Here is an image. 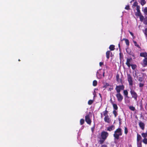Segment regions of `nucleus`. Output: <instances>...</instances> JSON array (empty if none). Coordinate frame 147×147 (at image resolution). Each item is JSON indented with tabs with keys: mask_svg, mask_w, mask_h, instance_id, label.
I'll return each mask as SVG.
<instances>
[{
	"mask_svg": "<svg viewBox=\"0 0 147 147\" xmlns=\"http://www.w3.org/2000/svg\"><path fill=\"white\" fill-rule=\"evenodd\" d=\"M124 132L125 134H127L128 132L127 129L126 127H125Z\"/></svg>",
	"mask_w": 147,
	"mask_h": 147,
	"instance_id": "obj_38",
	"label": "nucleus"
},
{
	"mask_svg": "<svg viewBox=\"0 0 147 147\" xmlns=\"http://www.w3.org/2000/svg\"><path fill=\"white\" fill-rule=\"evenodd\" d=\"M112 105H113L114 109L115 110H117L118 109V107L117 104L112 102Z\"/></svg>",
	"mask_w": 147,
	"mask_h": 147,
	"instance_id": "obj_17",
	"label": "nucleus"
},
{
	"mask_svg": "<svg viewBox=\"0 0 147 147\" xmlns=\"http://www.w3.org/2000/svg\"><path fill=\"white\" fill-rule=\"evenodd\" d=\"M129 108L130 110L133 111H134L135 109V108L133 106H130Z\"/></svg>",
	"mask_w": 147,
	"mask_h": 147,
	"instance_id": "obj_37",
	"label": "nucleus"
},
{
	"mask_svg": "<svg viewBox=\"0 0 147 147\" xmlns=\"http://www.w3.org/2000/svg\"><path fill=\"white\" fill-rule=\"evenodd\" d=\"M135 15L136 16L139 17L142 15L140 10H137V11L136 12Z\"/></svg>",
	"mask_w": 147,
	"mask_h": 147,
	"instance_id": "obj_15",
	"label": "nucleus"
},
{
	"mask_svg": "<svg viewBox=\"0 0 147 147\" xmlns=\"http://www.w3.org/2000/svg\"><path fill=\"white\" fill-rule=\"evenodd\" d=\"M129 32L130 33V34L132 36H134V34H133L131 32H130V31H129Z\"/></svg>",
	"mask_w": 147,
	"mask_h": 147,
	"instance_id": "obj_48",
	"label": "nucleus"
},
{
	"mask_svg": "<svg viewBox=\"0 0 147 147\" xmlns=\"http://www.w3.org/2000/svg\"><path fill=\"white\" fill-rule=\"evenodd\" d=\"M110 53V51H108L106 53V57L107 59H109V55Z\"/></svg>",
	"mask_w": 147,
	"mask_h": 147,
	"instance_id": "obj_22",
	"label": "nucleus"
},
{
	"mask_svg": "<svg viewBox=\"0 0 147 147\" xmlns=\"http://www.w3.org/2000/svg\"><path fill=\"white\" fill-rule=\"evenodd\" d=\"M138 80L140 82H142V78L141 77H140Z\"/></svg>",
	"mask_w": 147,
	"mask_h": 147,
	"instance_id": "obj_44",
	"label": "nucleus"
},
{
	"mask_svg": "<svg viewBox=\"0 0 147 147\" xmlns=\"http://www.w3.org/2000/svg\"><path fill=\"white\" fill-rule=\"evenodd\" d=\"M134 0H132V1H133Z\"/></svg>",
	"mask_w": 147,
	"mask_h": 147,
	"instance_id": "obj_56",
	"label": "nucleus"
},
{
	"mask_svg": "<svg viewBox=\"0 0 147 147\" xmlns=\"http://www.w3.org/2000/svg\"><path fill=\"white\" fill-rule=\"evenodd\" d=\"M129 97H125V102L127 103H128L130 102V100L129 99Z\"/></svg>",
	"mask_w": 147,
	"mask_h": 147,
	"instance_id": "obj_18",
	"label": "nucleus"
},
{
	"mask_svg": "<svg viewBox=\"0 0 147 147\" xmlns=\"http://www.w3.org/2000/svg\"><path fill=\"white\" fill-rule=\"evenodd\" d=\"M123 40H125L126 45L127 46H129V40L127 39H123Z\"/></svg>",
	"mask_w": 147,
	"mask_h": 147,
	"instance_id": "obj_24",
	"label": "nucleus"
},
{
	"mask_svg": "<svg viewBox=\"0 0 147 147\" xmlns=\"http://www.w3.org/2000/svg\"><path fill=\"white\" fill-rule=\"evenodd\" d=\"M18 61H20V59H19Z\"/></svg>",
	"mask_w": 147,
	"mask_h": 147,
	"instance_id": "obj_54",
	"label": "nucleus"
},
{
	"mask_svg": "<svg viewBox=\"0 0 147 147\" xmlns=\"http://www.w3.org/2000/svg\"><path fill=\"white\" fill-rule=\"evenodd\" d=\"M137 144L138 147H142L141 142H137Z\"/></svg>",
	"mask_w": 147,
	"mask_h": 147,
	"instance_id": "obj_30",
	"label": "nucleus"
},
{
	"mask_svg": "<svg viewBox=\"0 0 147 147\" xmlns=\"http://www.w3.org/2000/svg\"><path fill=\"white\" fill-rule=\"evenodd\" d=\"M143 21L144 24L147 25V17H145Z\"/></svg>",
	"mask_w": 147,
	"mask_h": 147,
	"instance_id": "obj_25",
	"label": "nucleus"
},
{
	"mask_svg": "<svg viewBox=\"0 0 147 147\" xmlns=\"http://www.w3.org/2000/svg\"><path fill=\"white\" fill-rule=\"evenodd\" d=\"M131 66L133 69H135L136 67V65L135 64H131Z\"/></svg>",
	"mask_w": 147,
	"mask_h": 147,
	"instance_id": "obj_28",
	"label": "nucleus"
},
{
	"mask_svg": "<svg viewBox=\"0 0 147 147\" xmlns=\"http://www.w3.org/2000/svg\"><path fill=\"white\" fill-rule=\"evenodd\" d=\"M102 147H107V146L106 145H103L102 146Z\"/></svg>",
	"mask_w": 147,
	"mask_h": 147,
	"instance_id": "obj_49",
	"label": "nucleus"
},
{
	"mask_svg": "<svg viewBox=\"0 0 147 147\" xmlns=\"http://www.w3.org/2000/svg\"><path fill=\"white\" fill-rule=\"evenodd\" d=\"M119 75L118 74H117L116 76V78H117V81H119Z\"/></svg>",
	"mask_w": 147,
	"mask_h": 147,
	"instance_id": "obj_41",
	"label": "nucleus"
},
{
	"mask_svg": "<svg viewBox=\"0 0 147 147\" xmlns=\"http://www.w3.org/2000/svg\"><path fill=\"white\" fill-rule=\"evenodd\" d=\"M130 93L131 95L132 98H134L135 100H137L138 95L136 92L132 89H131Z\"/></svg>",
	"mask_w": 147,
	"mask_h": 147,
	"instance_id": "obj_2",
	"label": "nucleus"
},
{
	"mask_svg": "<svg viewBox=\"0 0 147 147\" xmlns=\"http://www.w3.org/2000/svg\"><path fill=\"white\" fill-rule=\"evenodd\" d=\"M133 42L134 44V45L135 46H136L139 48H140V47L139 46V45L137 44V42L136 41H135L134 40H133Z\"/></svg>",
	"mask_w": 147,
	"mask_h": 147,
	"instance_id": "obj_26",
	"label": "nucleus"
},
{
	"mask_svg": "<svg viewBox=\"0 0 147 147\" xmlns=\"http://www.w3.org/2000/svg\"><path fill=\"white\" fill-rule=\"evenodd\" d=\"M124 95L125 96V97H128V92L127 90H125L123 91V92Z\"/></svg>",
	"mask_w": 147,
	"mask_h": 147,
	"instance_id": "obj_16",
	"label": "nucleus"
},
{
	"mask_svg": "<svg viewBox=\"0 0 147 147\" xmlns=\"http://www.w3.org/2000/svg\"><path fill=\"white\" fill-rule=\"evenodd\" d=\"M132 61V59L131 58H127L126 60V62L125 63L129 67H130L131 66V62Z\"/></svg>",
	"mask_w": 147,
	"mask_h": 147,
	"instance_id": "obj_8",
	"label": "nucleus"
},
{
	"mask_svg": "<svg viewBox=\"0 0 147 147\" xmlns=\"http://www.w3.org/2000/svg\"><path fill=\"white\" fill-rule=\"evenodd\" d=\"M139 86L140 87H142L144 86V84L142 83H140L139 84Z\"/></svg>",
	"mask_w": 147,
	"mask_h": 147,
	"instance_id": "obj_43",
	"label": "nucleus"
},
{
	"mask_svg": "<svg viewBox=\"0 0 147 147\" xmlns=\"http://www.w3.org/2000/svg\"><path fill=\"white\" fill-rule=\"evenodd\" d=\"M115 129V126L114 125H111L107 128V130L108 131H111Z\"/></svg>",
	"mask_w": 147,
	"mask_h": 147,
	"instance_id": "obj_13",
	"label": "nucleus"
},
{
	"mask_svg": "<svg viewBox=\"0 0 147 147\" xmlns=\"http://www.w3.org/2000/svg\"><path fill=\"white\" fill-rule=\"evenodd\" d=\"M109 86V84L108 83H106V84L104 85V86H103V88H107V86Z\"/></svg>",
	"mask_w": 147,
	"mask_h": 147,
	"instance_id": "obj_40",
	"label": "nucleus"
},
{
	"mask_svg": "<svg viewBox=\"0 0 147 147\" xmlns=\"http://www.w3.org/2000/svg\"><path fill=\"white\" fill-rule=\"evenodd\" d=\"M94 101V100H89L88 102V104L89 105H91L93 103V102Z\"/></svg>",
	"mask_w": 147,
	"mask_h": 147,
	"instance_id": "obj_33",
	"label": "nucleus"
},
{
	"mask_svg": "<svg viewBox=\"0 0 147 147\" xmlns=\"http://www.w3.org/2000/svg\"><path fill=\"white\" fill-rule=\"evenodd\" d=\"M118 101L119 102H121L123 100V96L120 93H117L116 95Z\"/></svg>",
	"mask_w": 147,
	"mask_h": 147,
	"instance_id": "obj_6",
	"label": "nucleus"
},
{
	"mask_svg": "<svg viewBox=\"0 0 147 147\" xmlns=\"http://www.w3.org/2000/svg\"><path fill=\"white\" fill-rule=\"evenodd\" d=\"M101 117H102V114H101Z\"/></svg>",
	"mask_w": 147,
	"mask_h": 147,
	"instance_id": "obj_53",
	"label": "nucleus"
},
{
	"mask_svg": "<svg viewBox=\"0 0 147 147\" xmlns=\"http://www.w3.org/2000/svg\"><path fill=\"white\" fill-rule=\"evenodd\" d=\"M109 133L106 131H102L101 132V138L104 140H106L109 136Z\"/></svg>",
	"mask_w": 147,
	"mask_h": 147,
	"instance_id": "obj_3",
	"label": "nucleus"
},
{
	"mask_svg": "<svg viewBox=\"0 0 147 147\" xmlns=\"http://www.w3.org/2000/svg\"><path fill=\"white\" fill-rule=\"evenodd\" d=\"M94 127H92L91 128V130L92 132H93L94 131Z\"/></svg>",
	"mask_w": 147,
	"mask_h": 147,
	"instance_id": "obj_47",
	"label": "nucleus"
},
{
	"mask_svg": "<svg viewBox=\"0 0 147 147\" xmlns=\"http://www.w3.org/2000/svg\"><path fill=\"white\" fill-rule=\"evenodd\" d=\"M129 7V5H127L126 6L125 8V9H128Z\"/></svg>",
	"mask_w": 147,
	"mask_h": 147,
	"instance_id": "obj_45",
	"label": "nucleus"
},
{
	"mask_svg": "<svg viewBox=\"0 0 147 147\" xmlns=\"http://www.w3.org/2000/svg\"><path fill=\"white\" fill-rule=\"evenodd\" d=\"M124 88V87L123 85L117 86L115 88V90L117 93H120L121 90H123Z\"/></svg>",
	"mask_w": 147,
	"mask_h": 147,
	"instance_id": "obj_4",
	"label": "nucleus"
},
{
	"mask_svg": "<svg viewBox=\"0 0 147 147\" xmlns=\"http://www.w3.org/2000/svg\"><path fill=\"white\" fill-rule=\"evenodd\" d=\"M104 74H105V72H104L103 73V76L104 77Z\"/></svg>",
	"mask_w": 147,
	"mask_h": 147,
	"instance_id": "obj_51",
	"label": "nucleus"
},
{
	"mask_svg": "<svg viewBox=\"0 0 147 147\" xmlns=\"http://www.w3.org/2000/svg\"><path fill=\"white\" fill-rule=\"evenodd\" d=\"M140 56L142 57H145L147 56V53L146 52H142L140 54Z\"/></svg>",
	"mask_w": 147,
	"mask_h": 147,
	"instance_id": "obj_12",
	"label": "nucleus"
},
{
	"mask_svg": "<svg viewBox=\"0 0 147 147\" xmlns=\"http://www.w3.org/2000/svg\"><path fill=\"white\" fill-rule=\"evenodd\" d=\"M84 122V120L83 119H81L80 121V123L81 125L83 124Z\"/></svg>",
	"mask_w": 147,
	"mask_h": 147,
	"instance_id": "obj_32",
	"label": "nucleus"
},
{
	"mask_svg": "<svg viewBox=\"0 0 147 147\" xmlns=\"http://www.w3.org/2000/svg\"><path fill=\"white\" fill-rule=\"evenodd\" d=\"M141 138H142V137H141V136L140 135L138 134L137 135V142H139V140L141 139Z\"/></svg>",
	"mask_w": 147,
	"mask_h": 147,
	"instance_id": "obj_19",
	"label": "nucleus"
},
{
	"mask_svg": "<svg viewBox=\"0 0 147 147\" xmlns=\"http://www.w3.org/2000/svg\"><path fill=\"white\" fill-rule=\"evenodd\" d=\"M119 47H120V44H119Z\"/></svg>",
	"mask_w": 147,
	"mask_h": 147,
	"instance_id": "obj_52",
	"label": "nucleus"
},
{
	"mask_svg": "<svg viewBox=\"0 0 147 147\" xmlns=\"http://www.w3.org/2000/svg\"><path fill=\"white\" fill-rule=\"evenodd\" d=\"M143 142L145 144H147V138H144L143 140Z\"/></svg>",
	"mask_w": 147,
	"mask_h": 147,
	"instance_id": "obj_29",
	"label": "nucleus"
},
{
	"mask_svg": "<svg viewBox=\"0 0 147 147\" xmlns=\"http://www.w3.org/2000/svg\"><path fill=\"white\" fill-rule=\"evenodd\" d=\"M109 49L111 51H113L115 49V46L113 45H111L109 47Z\"/></svg>",
	"mask_w": 147,
	"mask_h": 147,
	"instance_id": "obj_23",
	"label": "nucleus"
},
{
	"mask_svg": "<svg viewBox=\"0 0 147 147\" xmlns=\"http://www.w3.org/2000/svg\"><path fill=\"white\" fill-rule=\"evenodd\" d=\"M141 135L142 137L144 138H145L146 137H147V131L145 133H142L141 134Z\"/></svg>",
	"mask_w": 147,
	"mask_h": 147,
	"instance_id": "obj_21",
	"label": "nucleus"
},
{
	"mask_svg": "<svg viewBox=\"0 0 147 147\" xmlns=\"http://www.w3.org/2000/svg\"><path fill=\"white\" fill-rule=\"evenodd\" d=\"M138 3L137 2H135L133 4V6L135 7V9L136 8V9H139L140 8V6L138 5Z\"/></svg>",
	"mask_w": 147,
	"mask_h": 147,
	"instance_id": "obj_11",
	"label": "nucleus"
},
{
	"mask_svg": "<svg viewBox=\"0 0 147 147\" xmlns=\"http://www.w3.org/2000/svg\"><path fill=\"white\" fill-rule=\"evenodd\" d=\"M142 65L144 67L147 65V57H145L143 60V63Z\"/></svg>",
	"mask_w": 147,
	"mask_h": 147,
	"instance_id": "obj_9",
	"label": "nucleus"
},
{
	"mask_svg": "<svg viewBox=\"0 0 147 147\" xmlns=\"http://www.w3.org/2000/svg\"><path fill=\"white\" fill-rule=\"evenodd\" d=\"M139 125L140 127L141 128V129L143 130L144 128V124L143 122H140L139 123Z\"/></svg>",
	"mask_w": 147,
	"mask_h": 147,
	"instance_id": "obj_14",
	"label": "nucleus"
},
{
	"mask_svg": "<svg viewBox=\"0 0 147 147\" xmlns=\"http://www.w3.org/2000/svg\"><path fill=\"white\" fill-rule=\"evenodd\" d=\"M105 140H104V139H102L100 140L99 141V142H100V144H103V143L104 141H105Z\"/></svg>",
	"mask_w": 147,
	"mask_h": 147,
	"instance_id": "obj_35",
	"label": "nucleus"
},
{
	"mask_svg": "<svg viewBox=\"0 0 147 147\" xmlns=\"http://www.w3.org/2000/svg\"><path fill=\"white\" fill-rule=\"evenodd\" d=\"M144 33L146 36H147V27L144 30Z\"/></svg>",
	"mask_w": 147,
	"mask_h": 147,
	"instance_id": "obj_39",
	"label": "nucleus"
},
{
	"mask_svg": "<svg viewBox=\"0 0 147 147\" xmlns=\"http://www.w3.org/2000/svg\"><path fill=\"white\" fill-rule=\"evenodd\" d=\"M136 74V71L135 73V75H134V77H135L136 76H137Z\"/></svg>",
	"mask_w": 147,
	"mask_h": 147,
	"instance_id": "obj_50",
	"label": "nucleus"
},
{
	"mask_svg": "<svg viewBox=\"0 0 147 147\" xmlns=\"http://www.w3.org/2000/svg\"><path fill=\"white\" fill-rule=\"evenodd\" d=\"M113 113L115 117H116L117 115V112L115 110H114L113 112Z\"/></svg>",
	"mask_w": 147,
	"mask_h": 147,
	"instance_id": "obj_36",
	"label": "nucleus"
},
{
	"mask_svg": "<svg viewBox=\"0 0 147 147\" xmlns=\"http://www.w3.org/2000/svg\"><path fill=\"white\" fill-rule=\"evenodd\" d=\"M103 63L102 62H100L99 63V65L100 66H101L102 65H103Z\"/></svg>",
	"mask_w": 147,
	"mask_h": 147,
	"instance_id": "obj_46",
	"label": "nucleus"
},
{
	"mask_svg": "<svg viewBox=\"0 0 147 147\" xmlns=\"http://www.w3.org/2000/svg\"><path fill=\"white\" fill-rule=\"evenodd\" d=\"M104 120L105 122L108 123H109L111 121V120L108 116L105 117L104 118Z\"/></svg>",
	"mask_w": 147,
	"mask_h": 147,
	"instance_id": "obj_10",
	"label": "nucleus"
},
{
	"mask_svg": "<svg viewBox=\"0 0 147 147\" xmlns=\"http://www.w3.org/2000/svg\"><path fill=\"white\" fill-rule=\"evenodd\" d=\"M143 11L145 15H147V10H143Z\"/></svg>",
	"mask_w": 147,
	"mask_h": 147,
	"instance_id": "obj_42",
	"label": "nucleus"
},
{
	"mask_svg": "<svg viewBox=\"0 0 147 147\" xmlns=\"http://www.w3.org/2000/svg\"><path fill=\"white\" fill-rule=\"evenodd\" d=\"M139 17H140V21L141 22H143L144 20V16H143L141 15L140 16H139Z\"/></svg>",
	"mask_w": 147,
	"mask_h": 147,
	"instance_id": "obj_27",
	"label": "nucleus"
},
{
	"mask_svg": "<svg viewBox=\"0 0 147 147\" xmlns=\"http://www.w3.org/2000/svg\"><path fill=\"white\" fill-rule=\"evenodd\" d=\"M85 121L87 123L89 124L91 123V121L90 117L89 115H87L85 117Z\"/></svg>",
	"mask_w": 147,
	"mask_h": 147,
	"instance_id": "obj_7",
	"label": "nucleus"
},
{
	"mask_svg": "<svg viewBox=\"0 0 147 147\" xmlns=\"http://www.w3.org/2000/svg\"><path fill=\"white\" fill-rule=\"evenodd\" d=\"M107 111L106 110L103 112V114L105 117L108 116L107 115Z\"/></svg>",
	"mask_w": 147,
	"mask_h": 147,
	"instance_id": "obj_34",
	"label": "nucleus"
},
{
	"mask_svg": "<svg viewBox=\"0 0 147 147\" xmlns=\"http://www.w3.org/2000/svg\"><path fill=\"white\" fill-rule=\"evenodd\" d=\"M122 135L121 129L120 128L117 129L115 131L113 136L115 139L118 140L119 138V136Z\"/></svg>",
	"mask_w": 147,
	"mask_h": 147,
	"instance_id": "obj_1",
	"label": "nucleus"
},
{
	"mask_svg": "<svg viewBox=\"0 0 147 147\" xmlns=\"http://www.w3.org/2000/svg\"><path fill=\"white\" fill-rule=\"evenodd\" d=\"M140 2L142 5H143L146 3V1L145 0H140Z\"/></svg>",
	"mask_w": 147,
	"mask_h": 147,
	"instance_id": "obj_20",
	"label": "nucleus"
},
{
	"mask_svg": "<svg viewBox=\"0 0 147 147\" xmlns=\"http://www.w3.org/2000/svg\"><path fill=\"white\" fill-rule=\"evenodd\" d=\"M97 82L96 80H94L93 82V85L94 86H96L97 84Z\"/></svg>",
	"mask_w": 147,
	"mask_h": 147,
	"instance_id": "obj_31",
	"label": "nucleus"
},
{
	"mask_svg": "<svg viewBox=\"0 0 147 147\" xmlns=\"http://www.w3.org/2000/svg\"><path fill=\"white\" fill-rule=\"evenodd\" d=\"M93 94H94H94H94V93H93Z\"/></svg>",
	"mask_w": 147,
	"mask_h": 147,
	"instance_id": "obj_55",
	"label": "nucleus"
},
{
	"mask_svg": "<svg viewBox=\"0 0 147 147\" xmlns=\"http://www.w3.org/2000/svg\"><path fill=\"white\" fill-rule=\"evenodd\" d=\"M127 77L129 85L130 86H132L133 84V80L132 77L130 74H127Z\"/></svg>",
	"mask_w": 147,
	"mask_h": 147,
	"instance_id": "obj_5",
	"label": "nucleus"
}]
</instances>
